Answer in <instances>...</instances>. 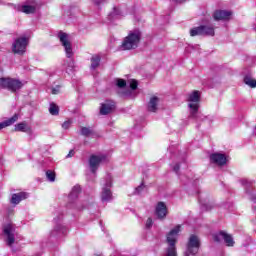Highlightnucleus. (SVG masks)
Instances as JSON below:
<instances>
[{
    "label": "nucleus",
    "mask_w": 256,
    "mask_h": 256,
    "mask_svg": "<svg viewBox=\"0 0 256 256\" xmlns=\"http://www.w3.org/2000/svg\"><path fill=\"white\" fill-rule=\"evenodd\" d=\"M49 113L50 115H59V106H57L55 103H51Z\"/></svg>",
    "instance_id": "bb28decb"
},
{
    "label": "nucleus",
    "mask_w": 256,
    "mask_h": 256,
    "mask_svg": "<svg viewBox=\"0 0 256 256\" xmlns=\"http://www.w3.org/2000/svg\"><path fill=\"white\" fill-rule=\"evenodd\" d=\"M23 88V82L19 79L11 77L0 78V89H7L11 93H17L20 89Z\"/></svg>",
    "instance_id": "7ed1b4c3"
},
{
    "label": "nucleus",
    "mask_w": 256,
    "mask_h": 256,
    "mask_svg": "<svg viewBox=\"0 0 256 256\" xmlns=\"http://www.w3.org/2000/svg\"><path fill=\"white\" fill-rule=\"evenodd\" d=\"M241 184L245 187L246 193H249V188L253 187V181H250L249 179H242Z\"/></svg>",
    "instance_id": "a878e982"
},
{
    "label": "nucleus",
    "mask_w": 256,
    "mask_h": 256,
    "mask_svg": "<svg viewBox=\"0 0 256 256\" xmlns=\"http://www.w3.org/2000/svg\"><path fill=\"white\" fill-rule=\"evenodd\" d=\"M18 120H19V115L18 114H14L8 120L0 123V131H1V129H5V127H11V125L16 123V121H18Z\"/></svg>",
    "instance_id": "412c9836"
},
{
    "label": "nucleus",
    "mask_w": 256,
    "mask_h": 256,
    "mask_svg": "<svg viewBox=\"0 0 256 256\" xmlns=\"http://www.w3.org/2000/svg\"><path fill=\"white\" fill-rule=\"evenodd\" d=\"M201 100V95L199 91H193L188 97V107L190 109V119H195V121H203L205 117L199 112V101Z\"/></svg>",
    "instance_id": "f257e3e1"
},
{
    "label": "nucleus",
    "mask_w": 256,
    "mask_h": 256,
    "mask_svg": "<svg viewBox=\"0 0 256 256\" xmlns=\"http://www.w3.org/2000/svg\"><path fill=\"white\" fill-rule=\"evenodd\" d=\"M101 65V56L99 55H94L91 57V69L95 70L97 67Z\"/></svg>",
    "instance_id": "4be33fe9"
},
{
    "label": "nucleus",
    "mask_w": 256,
    "mask_h": 256,
    "mask_svg": "<svg viewBox=\"0 0 256 256\" xmlns=\"http://www.w3.org/2000/svg\"><path fill=\"white\" fill-rule=\"evenodd\" d=\"M176 1V3H185V1H187V0H175Z\"/></svg>",
    "instance_id": "a19ab883"
},
{
    "label": "nucleus",
    "mask_w": 256,
    "mask_h": 256,
    "mask_svg": "<svg viewBox=\"0 0 256 256\" xmlns=\"http://www.w3.org/2000/svg\"><path fill=\"white\" fill-rule=\"evenodd\" d=\"M58 39L62 47H64L66 57H68V59H71L73 57V46L71 45V41H69V34L65 32H59Z\"/></svg>",
    "instance_id": "0eeeda50"
},
{
    "label": "nucleus",
    "mask_w": 256,
    "mask_h": 256,
    "mask_svg": "<svg viewBox=\"0 0 256 256\" xmlns=\"http://www.w3.org/2000/svg\"><path fill=\"white\" fill-rule=\"evenodd\" d=\"M63 235H67V228L62 224H57L50 232V237H63Z\"/></svg>",
    "instance_id": "f3484780"
},
{
    "label": "nucleus",
    "mask_w": 256,
    "mask_h": 256,
    "mask_svg": "<svg viewBox=\"0 0 256 256\" xmlns=\"http://www.w3.org/2000/svg\"><path fill=\"white\" fill-rule=\"evenodd\" d=\"M46 177H47L48 181H51V182L55 181V172L48 170L46 172Z\"/></svg>",
    "instance_id": "c85d7f7f"
},
{
    "label": "nucleus",
    "mask_w": 256,
    "mask_h": 256,
    "mask_svg": "<svg viewBox=\"0 0 256 256\" xmlns=\"http://www.w3.org/2000/svg\"><path fill=\"white\" fill-rule=\"evenodd\" d=\"M14 131L28 133V135H31V133H33V129H31V126H28L27 122H25V121L16 124Z\"/></svg>",
    "instance_id": "6ab92c4d"
},
{
    "label": "nucleus",
    "mask_w": 256,
    "mask_h": 256,
    "mask_svg": "<svg viewBox=\"0 0 256 256\" xmlns=\"http://www.w3.org/2000/svg\"><path fill=\"white\" fill-rule=\"evenodd\" d=\"M74 155H75V151L70 150L66 157L69 158V157H73Z\"/></svg>",
    "instance_id": "4c0bfd02"
},
{
    "label": "nucleus",
    "mask_w": 256,
    "mask_h": 256,
    "mask_svg": "<svg viewBox=\"0 0 256 256\" xmlns=\"http://www.w3.org/2000/svg\"><path fill=\"white\" fill-rule=\"evenodd\" d=\"M105 1L107 0H93V3L99 7V5H102V3H105Z\"/></svg>",
    "instance_id": "e433bc0d"
},
{
    "label": "nucleus",
    "mask_w": 256,
    "mask_h": 256,
    "mask_svg": "<svg viewBox=\"0 0 256 256\" xmlns=\"http://www.w3.org/2000/svg\"><path fill=\"white\" fill-rule=\"evenodd\" d=\"M191 37H197V35H210L213 37L215 35V29L212 26L201 25L194 27L190 30Z\"/></svg>",
    "instance_id": "1a4fd4ad"
},
{
    "label": "nucleus",
    "mask_w": 256,
    "mask_h": 256,
    "mask_svg": "<svg viewBox=\"0 0 256 256\" xmlns=\"http://www.w3.org/2000/svg\"><path fill=\"white\" fill-rule=\"evenodd\" d=\"M111 187H113V178H111V175H108L106 177V182L102 187L101 200L103 203H109V201L113 199Z\"/></svg>",
    "instance_id": "39448f33"
},
{
    "label": "nucleus",
    "mask_w": 256,
    "mask_h": 256,
    "mask_svg": "<svg viewBox=\"0 0 256 256\" xmlns=\"http://www.w3.org/2000/svg\"><path fill=\"white\" fill-rule=\"evenodd\" d=\"M137 87H138L137 81L132 80V81L130 82V88L132 89V91H135V89H137Z\"/></svg>",
    "instance_id": "473e14b6"
},
{
    "label": "nucleus",
    "mask_w": 256,
    "mask_h": 256,
    "mask_svg": "<svg viewBox=\"0 0 256 256\" xmlns=\"http://www.w3.org/2000/svg\"><path fill=\"white\" fill-rule=\"evenodd\" d=\"M107 161V156L105 154L100 155H92L89 159V167L92 173H97V169H99V165L101 163H105Z\"/></svg>",
    "instance_id": "9d476101"
},
{
    "label": "nucleus",
    "mask_w": 256,
    "mask_h": 256,
    "mask_svg": "<svg viewBox=\"0 0 256 256\" xmlns=\"http://www.w3.org/2000/svg\"><path fill=\"white\" fill-rule=\"evenodd\" d=\"M155 215L158 219H165L167 217V205L165 202H158L155 208Z\"/></svg>",
    "instance_id": "4468645a"
},
{
    "label": "nucleus",
    "mask_w": 256,
    "mask_h": 256,
    "mask_svg": "<svg viewBox=\"0 0 256 256\" xmlns=\"http://www.w3.org/2000/svg\"><path fill=\"white\" fill-rule=\"evenodd\" d=\"M214 241L217 243L221 242V240L226 243L227 247H233L235 245V241L233 240V236L228 234L227 232L220 231L218 234H214Z\"/></svg>",
    "instance_id": "9b49d317"
},
{
    "label": "nucleus",
    "mask_w": 256,
    "mask_h": 256,
    "mask_svg": "<svg viewBox=\"0 0 256 256\" xmlns=\"http://www.w3.org/2000/svg\"><path fill=\"white\" fill-rule=\"evenodd\" d=\"M181 232V225H177L173 228L167 235L168 249L166 256H177V248H175V243H177V235Z\"/></svg>",
    "instance_id": "20e7f679"
},
{
    "label": "nucleus",
    "mask_w": 256,
    "mask_h": 256,
    "mask_svg": "<svg viewBox=\"0 0 256 256\" xmlns=\"http://www.w3.org/2000/svg\"><path fill=\"white\" fill-rule=\"evenodd\" d=\"M113 111H115V102L106 101L101 104L100 115H109V113H113Z\"/></svg>",
    "instance_id": "2eb2a0df"
},
{
    "label": "nucleus",
    "mask_w": 256,
    "mask_h": 256,
    "mask_svg": "<svg viewBox=\"0 0 256 256\" xmlns=\"http://www.w3.org/2000/svg\"><path fill=\"white\" fill-rule=\"evenodd\" d=\"M29 40L26 37H20L16 39L12 44V51L16 55H23L27 49Z\"/></svg>",
    "instance_id": "6e6552de"
},
{
    "label": "nucleus",
    "mask_w": 256,
    "mask_h": 256,
    "mask_svg": "<svg viewBox=\"0 0 256 256\" xmlns=\"http://www.w3.org/2000/svg\"><path fill=\"white\" fill-rule=\"evenodd\" d=\"M254 134L256 135V127H255V129H254Z\"/></svg>",
    "instance_id": "37998d69"
},
{
    "label": "nucleus",
    "mask_w": 256,
    "mask_h": 256,
    "mask_svg": "<svg viewBox=\"0 0 256 256\" xmlns=\"http://www.w3.org/2000/svg\"><path fill=\"white\" fill-rule=\"evenodd\" d=\"M81 193V186H74L69 194V199H77Z\"/></svg>",
    "instance_id": "b1692460"
},
{
    "label": "nucleus",
    "mask_w": 256,
    "mask_h": 256,
    "mask_svg": "<svg viewBox=\"0 0 256 256\" xmlns=\"http://www.w3.org/2000/svg\"><path fill=\"white\" fill-rule=\"evenodd\" d=\"M81 135H84L85 137H89V135H91V129L87 127H83L81 129Z\"/></svg>",
    "instance_id": "c756f323"
},
{
    "label": "nucleus",
    "mask_w": 256,
    "mask_h": 256,
    "mask_svg": "<svg viewBox=\"0 0 256 256\" xmlns=\"http://www.w3.org/2000/svg\"><path fill=\"white\" fill-rule=\"evenodd\" d=\"M151 227H153V219L148 218V219L146 220V228H147V229H151Z\"/></svg>",
    "instance_id": "72a5a7b5"
},
{
    "label": "nucleus",
    "mask_w": 256,
    "mask_h": 256,
    "mask_svg": "<svg viewBox=\"0 0 256 256\" xmlns=\"http://www.w3.org/2000/svg\"><path fill=\"white\" fill-rule=\"evenodd\" d=\"M4 235H6V243L8 247H13V244L15 243V228L11 224H7L3 228Z\"/></svg>",
    "instance_id": "f8f14e48"
},
{
    "label": "nucleus",
    "mask_w": 256,
    "mask_h": 256,
    "mask_svg": "<svg viewBox=\"0 0 256 256\" xmlns=\"http://www.w3.org/2000/svg\"><path fill=\"white\" fill-rule=\"evenodd\" d=\"M210 163L223 167V165L227 164V156L221 153H213L210 155Z\"/></svg>",
    "instance_id": "ddd939ff"
},
{
    "label": "nucleus",
    "mask_w": 256,
    "mask_h": 256,
    "mask_svg": "<svg viewBox=\"0 0 256 256\" xmlns=\"http://www.w3.org/2000/svg\"><path fill=\"white\" fill-rule=\"evenodd\" d=\"M173 171H175V173H179V164H176V165L173 167Z\"/></svg>",
    "instance_id": "58836bf2"
},
{
    "label": "nucleus",
    "mask_w": 256,
    "mask_h": 256,
    "mask_svg": "<svg viewBox=\"0 0 256 256\" xmlns=\"http://www.w3.org/2000/svg\"><path fill=\"white\" fill-rule=\"evenodd\" d=\"M27 197H29V194L27 192L13 194L11 198V203L13 205H19V203H21V201H23L24 199H27Z\"/></svg>",
    "instance_id": "aec40b11"
},
{
    "label": "nucleus",
    "mask_w": 256,
    "mask_h": 256,
    "mask_svg": "<svg viewBox=\"0 0 256 256\" xmlns=\"http://www.w3.org/2000/svg\"><path fill=\"white\" fill-rule=\"evenodd\" d=\"M145 189V185L144 184H141L140 186H138L136 189H135V195H141V193L143 192V190Z\"/></svg>",
    "instance_id": "7c9ffc66"
},
{
    "label": "nucleus",
    "mask_w": 256,
    "mask_h": 256,
    "mask_svg": "<svg viewBox=\"0 0 256 256\" xmlns=\"http://www.w3.org/2000/svg\"><path fill=\"white\" fill-rule=\"evenodd\" d=\"M215 21H225L231 17V11L216 10L213 14Z\"/></svg>",
    "instance_id": "a211bd4d"
},
{
    "label": "nucleus",
    "mask_w": 256,
    "mask_h": 256,
    "mask_svg": "<svg viewBox=\"0 0 256 256\" xmlns=\"http://www.w3.org/2000/svg\"><path fill=\"white\" fill-rule=\"evenodd\" d=\"M199 247H201V242L199 241V237L195 235H191L188 240L185 256L197 255V253H199Z\"/></svg>",
    "instance_id": "423d86ee"
},
{
    "label": "nucleus",
    "mask_w": 256,
    "mask_h": 256,
    "mask_svg": "<svg viewBox=\"0 0 256 256\" xmlns=\"http://www.w3.org/2000/svg\"><path fill=\"white\" fill-rule=\"evenodd\" d=\"M73 123L72 120H67L62 124V128L64 129H69V127H71V124Z\"/></svg>",
    "instance_id": "2f4dec72"
},
{
    "label": "nucleus",
    "mask_w": 256,
    "mask_h": 256,
    "mask_svg": "<svg viewBox=\"0 0 256 256\" xmlns=\"http://www.w3.org/2000/svg\"><path fill=\"white\" fill-rule=\"evenodd\" d=\"M117 8H114V12H113V15H117Z\"/></svg>",
    "instance_id": "79ce46f5"
},
{
    "label": "nucleus",
    "mask_w": 256,
    "mask_h": 256,
    "mask_svg": "<svg viewBox=\"0 0 256 256\" xmlns=\"http://www.w3.org/2000/svg\"><path fill=\"white\" fill-rule=\"evenodd\" d=\"M69 67L71 68L75 67V62L73 60H71Z\"/></svg>",
    "instance_id": "ea45409f"
},
{
    "label": "nucleus",
    "mask_w": 256,
    "mask_h": 256,
    "mask_svg": "<svg viewBox=\"0 0 256 256\" xmlns=\"http://www.w3.org/2000/svg\"><path fill=\"white\" fill-rule=\"evenodd\" d=\"M211 209H212L211 205H207V204L202 205V211H211Z\"/></svg>",
    "instance_id": "c9c22d12"
},
{
    "label": "nucleus",
    "mask_w": 256,
    "mask_h": 256,
    "mask_svg": "<svg viewBox=\"0 0 256 256\" xmlns=\"http://www.w3.org/2000/svg\"><path fill=\"white\" fill-rule=\"evenodd\" d=\"M60 90H61V86H56L55 88H52V95H58Z\"/></svg>",
    "instance_id": "f704fd0d"
},
{
    "label": "nucleus",
    "mask_w": 256,
    "mask_h": 256,
    "mask_svg": "<svg viewBox=\"0 0 256 256\" xmlns=\"http://www.w3.org/2000/svg\"><path fill=\"white\" fill-rule=\"evenodd\" d=\"M141 41V31L134 30L129 32L128 36H126L120 46L122 51H131V49H137L139 47V43Z\"/></svg>",
    "instance_id": "f03ea898"
},
{
    "label": "nucleus",
    "mask_w": 256,
    "mask_h": 256,
    "mask_svg": "<svg viewBox=\"0 0 256 256\" xmlns=\"http://www.w3.org/2000/svg\"><path fill=\"white\" fill-rule=\"evenodd\" d=\"M160 101L161 100L157 96L150 97V100H149L148 105H147V110L150 113H157V109H159V102Z\"/></svg>",
    "instance_id": "dca6fc26"
},
{
    "label": "nucleus",
    "mask_w": 256,
    "mask_h": 256,
    "mask_svg": "<svg viewBox=\"0 0 256 256\" xmlns=\"http://www.w3.org/2000/svg\"><path fill=\"white\" fill-rule=\"evenodd\" d=\"M116 83V87H118L119 89H125V87H127V82L121 78H117L115 80Z\"/></svg>",
    "instance_id": "cd10ccee"
},
{
    "label": "nucleus",
    "mask_w": 256,
    "mask_h": 256,
    "mask_svg": "<svg viewBox=\"0 0 256 256\" xmlns=\"http://www.w3.org/2000/svg\"><path fill=\"white\" fill-rule=\"evenodd\" d=\"M244 83L245 85H248V87H251L252 89L256 87V80L251 77V75H246L244 77Z\"/></svg>",
    "instance_id": "5701e85b"
},
{
    "label": "nucleus",
    "mask_w": 256,
    "mask_h": 256,
    "mask_svg": "<svg viewBox=\"0 0 256 256\" xmlns=\"http://www.w3.org/2000/svg\"><path fill=\"white\" fill-rule=\"evenodd\" d=\"M36 9L37 8L35 6H31V5H24L21 7L22 13H26L27 15L31 13H35Z\"/></svg>",
    "instance_id": "393cba45"
}]
</instances>
